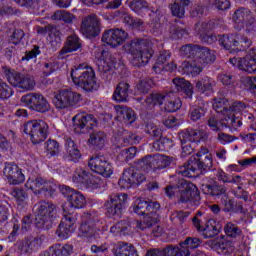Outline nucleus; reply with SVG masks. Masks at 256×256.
<instances>
[{
  "mask_svg": "<svg viewBox=\"0 0 256 256\" xmlns=\"http://www.w3.org/2000/svg\"><path fill=\"white\" fill-rule=\"evenodd\" d=\"M60 192L64 197H67L68 203L63 206L64 216L56 230V234L59 239H69L75 231V222L77 221L74 216L75 209H83L87 205V200L81 192L69 186H60Z\"/></svg>",
  "mask_w": 256,
  "mask_h": 256,
  "instance_id": "1",
  "label": "nucleus"
},
{
  "mask_svg": "<svg viewBox=\"0 0 256 256\" xmlns=\"http://www.w3.org/2000/svg\"><path fill=\"white\" fill-rule=\"evenodd\" d=\"M213 168V155L207 148H201L196 157H192L188 162L180 166L176 173L182 177H197L199 173H207Z\"/></svg>",
  "mask_w": 256,
  "mask_h": 256,
  "instance_id": "2",
  "label": "nucleus"
},
{
  "mask_svg": "<svg viewBox=\"0 0 256 256\" xmlns=\"http://www.w3.org/2000/svg\"><path fill=\"white\" fill-rule=\"evenodd\" d=\"M123 49L126 53L132 55V65L134 67H145L151 57H153V49H151V42L143 38H134L127 42Z\"/></svg>",
  "mask_w": 256,
  "mask_h": 256,
  "instance_id": "3",
  "label": "nucleus"
},
{
  "mask_svg": "<svg viewBox=\"0 0 256 256\" xmlns=\"http://www.w3.org/2000/svg\"><path fill=\"white\" fill-rule=\"evenodd\" d=\"M35 225L38 229L49 231L57 217V206L53 202H40L34 206Z\"/></svg>",
  "mask_w": 256,
  "mask_h": 256,
  "instance_id": "4",
  "label": "nucleus"
},
{
  "mask_svg": "<svg viewBox=\"0 0 256 256\" xmlns=\"http://www.w3.org/2000/svg\"><path fill=\"white\" fill-rule=\"evenodd\" d=\"M74 85L80 87L84 91H95L97 89V81L95 80V71L86 64H80L72 69L70 74Z\"/></svg>",
  "mask_w": 256,
  "mask_h": 256,
  "instance_id": "5",
  "label": "nucleus"
},
{
  "mask_svg": "<svg viewBox=\"0 0 256 256\" xmlns=\"http://www.w3.org/2000/svg\"><path fill=\"white\" fill-rule=\"evenodd\" d=\"M2 73L12 87H18L23 91H33L35 89V78L30 74L17 72L7 66L2 67Z\"/></svg>",
  "mask_w": 256,
  "mask_h": 256,
  "instance_id": "6",
  "label": "nucleus"
},
{
  "mask_svg": "<svg viewBox=\"0 0 256 256\" xmlns=\"http://www.w3.org/2000/svg\"><path fill=\"white\" fill-rule=\"evenodd\" d=\"M214 179L221 181L222 183H231L232 185H237L236 189L232 190V194L236 199H243V201H249V192L245 191L241 185H243V178L240 175H229L225 173L222 169H212Z\"/></svg>",
  "mask_w": 256,
  "mask_h": 256,
  "instance_id": "7",
  "label": "nucleus"
},
{
  "mask_svg": "<svg viewBox=\"0 0 256 256\" xmlns=\"http://www.w3.org/2000/svg\"><path fill=\"white\" fill-rule=\"evenodd\" d=\"M23 131L29 135L34 145L43 143L49 135V125L43 120H30L23 125Z\"/></svg>",
  "mask_w": 256,
  "mask_h": 256,
  "instance_id": "8",
  "label": "nucleus"
},
{
  "mask_svg": "<svg viewBox=\"0 0 256 256\" xmlns=\"http://www.w3.org/2000/svg\"><path fill=\"white\" fill-rule=\"evenodd\" d=\"M178 193L180 203H187L197 207L201 203L199 189L195 184L185 179L178 180Z\"/></svg>",
  "mask_w": 256,
  "mask_h": 256,
  "instance_id": "9",
  "label": "nucleus"
},
{
  "mask_svg": "<svg viewBox=\"0 0 256 256\" xmlns=\"http://www.w3.org/2000/svg\"><path fill=\"white\" fill-rule=\"evenodd\" d=\"M219 44L226 49V51H230L232 53L237 49V47H241L242 49H249L252 45L251 39L243 34H223L219 36Z\"/></svg>",
  "mask_w": 256,
  "mask_h": 256,
  "instance_id": "10",
  "label": "nucleus"
},
{
  "mask_svg": "<svg viewBox=\"0 0 256 256\" xmlns=\"http://www.w3.org/2000/svg\"><path fill=\"white\" fill-rule=\"evenodd\" d=\"M20 101L28 107V109H32V111H37L38 113H47V111L51 109L49 101H47V98L41 93H28L22 96Z\"/></svg>",
  "mask_w": 256,
  "mask_h": 256,
  "instance_id": "11",
  "label": "nucleus"
},
{
  "mask_svg": "<svg viewBox=\"0 0 256 256\" xmlns=\"http://www.w3.org/2000/svg\"><path fill=\"white\" fill-rule=\"evenodd\" d=\"M81 102V94L71 90L62 89L55 95L54 105L57 109H69Z\"/></svg>",
  "mask_w": 256,
  "mask_h": 256,
  "instance_id": "12",
  "label": "nucleus"
},
{
  "mask_svg": "<svg viewBox=\"0 0 256 256\" xmlns=\"http://www.w3.org/2000/svg\"><path fill=\"white\" fill-rule=\"evenodd\" d=\"M127 205V194H112L104 204L109 217H121L123 209Z\"/></svg>",
  "mask_w": 256,
  "mask_h": 256,
  "instance_id": "13",
  "label": "nucleus"
},
{
  "mask_svg": "<svg viewBox=\"0 0 256 256\" xmlns=\"http://www.w3.org/2000/svg\"><path fill=\"white\" fill-rule=\"evenodd\" d=\"M88 167L102 177L109 178L113 175V166L105 156H92L88 161Z\"/></svg>",
  "mask_w": 256,
  "mask_h": 256,
  "instance_id": "14",
  "label": "nucleus"
},
{
  "mask_svg": "<svg viewBox=\"0 0 256 256\" xmlns=\"http://www.w3.org/2000/svg\"><path fill=\"white\" fill-rule=\"evenodd\" d=\"M27 189H31L35 195L39 193H44L46 197H51L55 193V188L53 183L47 182V180L42 177L29 178L25 184Z\"/></svg>",
  "mask_w": 256,
  "mask_h": 256,
  "instance_id": "15",
  "label": "nucleus"
},
{
  "mask_svg": "<svg viewBox=\"0 0 256 256\" xmlns=\"http://www.w3.org/2000/svg\"><path fill=\"white\" fill-rule=\"evenodd\" d=\"M145 179H147L145 175L141 174L139 171L133 168H128L124 170L118 184L121 189H131V187L135 185H141Z\"/></svg>",
  "mask_w": 256,
  "mask_h": 256,
  "instance_id": "16",
  "label": "nucleus"
},
{
  "mask_svg": "<svg viewBox=\"0 0 256 256\" xmlns=\"http://www.w3.org/2000/svg\"><path fill=\"white\" fill-rule=\"evenodd\" d=\"M80 31L84 37L91 38L97 37L101 33V22L95 14L86 16L82 20Z\"/></svg>",
  "mask_w": 256,
  "mask_h": 256,
  "instance_id": "17",
  "label": "nucleus"
},
{
  "mask_svg": "<svg viewBox=\"0 0 256 256\" xmlns=\"http://www.w3.org/2000/svg\"><path fill=\"white\" fill-rule=\"evenodd\" d=\"M159 209H161L159 202H148L141 198H138L130 208L136 215H146V217L157 215Z\"/></svg>",
  "mask_w": 256,
  "mask_h": 256,
  "instance_id": "18",
  "label": "nucleus"
},
{
  "mask_svg": "<svg viewBox=\"0 0 256 256\" xmlns=\"http://www.w3.org/2000/svg\"><path fill=\"white\" fill-rule=\"evenodd\" d=\"M128 35L129 34H127L123 29H110L103 33L102 41L103 43H106V45H110V47H119V45H123V43H125Z\"/></svg>",
  "mask_w": 256,
  "mask_h": 256,
  "instance_id": "19",
  "label": "nucleus"
},
{
  "mask_svg": "<svg viewBox=\"0 0 256 256\" xmlns=\"http://www.w3.org/2000/svg\"><path fill=\"white\" fill-rule=\"evenodd\" d=\"M74 123V131L75 133H87L89 129H93L97 120L91 114H77L72 118Z\"/></svg>",
  "mask_w": 256,
  "mask_h": 256,
  "instance_id": "20",
  "label": "nucleus"
},
{
  "mask_svg": "<svg viewBox=\"0 0 256 256\" xmlns=\"http://www.w3.org/2000/svg\"><path fill=\"white\" fill-rule=\"evenodd\" d=\"M232 19L235 23L236 29H243L244 27H252L255 24V18L251 14V10L246 8H238Z\"/></svg>",
  "mask_w": 256,
  "mask_h": 256,
  "instance_id": "21",
  "label": "nucleus"
},
{
  "mask_svg": "<svg viewBox=\"0 0 256 256\" xmlns=\"http://www.w3.org/2000/svg\"><path fill=\"white\" fill-rule=\"evenodd\" d=\"M4 176L10 185H19L25 181V175L15 163L6 162L3 169Z\"/></svg>",
  "mask_w": 256,
  "mask_h": 256,
  "instance_id": "22",
  "label": "nucleus"
},
{
  "mask_svg": "<svg viewBox=\"0 0 256 256\" xmlns=\"http://www.w3.org/2000/svg\"><path fill=\"white\" fill-rule=\"evenodd\" d=\"M203 69H205V65L201 63V61H199L197 58H194V60L191 62L184 61L178 67L179 73L182 75H192V77L201 75Z\"/></svg>",
  "mask_w": 256,
  "mask_h": 256,
  "instance_id": "23",
  "label": "nucleus"
},
{
  "mask_svg": "<svg viewBox=\"0 0 256 256\" xmlns=\"http://www.w3.org/2000/svg\"><path fill=\"white\" fill-rule=\"evenodd\" d=\"M201 191L204 195H209L213 199H221L227 194L228 188L225 184L214 182L213 184H202Z\"/></svg>",
  "mask_w": 256,
  "mask_h": 256,
  "instance_id": "24",
  "label": "nucleus"
},
{
  "mask_svg": "<svg viewBox=\"0 0 256 256\" xmlns=\"http://www.w3.org/2000/svg\"><path fill=\"white\" fill-rule=\"evenodd\" d=\"M101 235H103V232L91 221L82 223L79 228V237L99 239Z\"/></svg>",
  "mask_w": 256,
  "mask_h": 256,
  "instance_id": "25",
  "label": "nucleus"
},
{
  "mask_svg": "<svg viewBox=\"0 0 256 256\" xmlns=\"http://www.w3.org/2000/svg\"><path fill=\"white\" fill-rule=\"evenodd\" d=\"M133 93V90H131V85L127 82H120L113 94L114 101H118V103H126V101H129V97Z\"/></svg>",
  "mask_w": 256,
  "mask_h": 256,
  "instance_id": "26",
  "label": "nucleus"
},
{
  "mask_svg": "<svg viewBox=\"0 0 256 256\" xmlns=\"http://www.w3.org/2000/svg\"><path fill=\"white\" fill-rule=\"evenodd\" d=\"M114 109L120 121H124L126 125H133V123H135L137 117L135 116V111H133V109L121 105L115 106Z\"/></svg>",
  "mask_w": 256,
  "mask_h": 256,
  "instance_id": "27",
  "label": "nucleus"
},
{
  "mask_svg": "<svg viewBox=\"0 0 256 256\" xmlns=\"http://www.w3.org/2000/svg\"><path fill=\"white\" fill-rule=\"evenodd\" d=\"M219 25L217 23V20H210L207 22L197 23L196 24V31L198 35H200V38L205 43L209 42V39L211 38L208 33L209 31H212V29H215Z\"/></svg>",
  "mask_w": 256,
  "mask_h": 256,
  "instance_id": "28",
  "label": "nucleus"
},
{
  "mask_svg": "<svg viewBox=\"0 0 256 256\" xmlns=\"http://www.w3.org/2000/svg\"><path fill=\"white\" fill-rule=\"evenodd\" d=\"M223 225L221 222L210 219L206 222L205 227L202 229V234L205 239H211L221 232Z\"/></svg>",
  "mask_w": 256,
  "mask_h": 256,
  "instance_id": "29",
  "label": "nucleus"
},
{
  "mask_svg": "<svg viewBox=\"0 0 256 256\" xmlns=\"http://www.w3.org/2000/svg\"><path fill=\"white\" fill-rule=\"evenodd\" d=\"M172 82L177 91L186 95V99L193 98V85L191 82L185 80V78H174Z\"/></svg>",
  "mask_w": 256,
  "mask_h": 256,
  "instance_id": "30",
  "label": "nucleus"
},
{
  "mask_svg": "<svg viewBox=\"0 0 256 256\" xmlns=\"http://www.w3.org/2000/svg\"><path fill=\"white\" fill-rule=\"evenodd\" d=\"M191 0H175L169 5L173 17L183 19L185 17V8L189 7Z\"/></svg>",
  "mask_w": 256,
  "mask_h": 256,
  "instance_id": "31",
  "label": "nucleus"
},
{
  "mask_svg": "<svg viewBox=\"0 0 256 256\" xmlns=\"http://www.w3.org/2000/svg\"><path fill=\"white\" fill-rule=\"evenodd\" d=\"M214 87L215 80L208 76H205L196 82V89L198 90V93H202V95H211L214 91Z\"/></svg>",
  "mask_w": 256,
  "mask_h": 256,
  "instance_id": "32",
  "label": "nucleus"
},
{
  "mask_svg": "<svg viewBox=\"0 0 256 256\" xmlns=\"http://www.w3.org/2000/svg\"><path fill=\"white\" fill-rule=\"evenodd\" d=\"M81 49V40L77 35L72 34L67 37L65 46L60 50V55H67V53H73Z\"/></svg>",
  "mask_w": 256,
  "mask_h": 256,
  "instance_id": "33",
  "label": "nucleus"
},
{
  "mask_svg": "<svg viewBox=\"0 0 256 256\" xmlns=\"http://www.w3.org/2000/svg\"><path fill=\"white\" fill-rule=\"evenodd\" d=\"M196 59L200 61V63L204 64L205 67H207V65L215 63V51L207 47L200 46V50L198 51V56Z\"/></svg>",
  "mask_w": 256,
  "mask_h": 256,
  "instance_id": "34",
  "label": "nucleus"
},
{
  "mask_svg": "<svg viewBox=\"0 0 256 256\" xmlns=\"http://www.w3.org/2000/svg\"><path fill=\"white\" fill-rule=\"evenodd\" d=\"M88 143L92 147H96V149H103L105 143H107V134L103 131H94L90 134Z\"/></svg>",
  "mask_w": 256,
  "mask_h": 256,
  "instance_id": "35",
  "label": "nucleus"
},
{
  "mask_svg": "<svg viewBox=\"0 0 256 256\" xmlns=\"http://www.w3.org/2000/svg\"><path fill=\"white\" fill-rule=\"evenodd\" d=\"M110 233H113L116 237L123 235H129L131 233V222L128 220H121L110 228Z\"/></svg>",
  "mask_w": 256,
  "mask_h": 256,
  "instance_id": "36",
  "label": "nucleus"
},
{
  "mask_svg": "<svg viewBox=\"0 0 256 256\" xmlns=\"http://www.w3.org/2000/svg\"><path fill=\"white\" fill-rule=\"evenodd\" d=\"M175 157L163 154L154 155V171L157 169H165L170 165H175Z\"/></svg>",
  "mask_w": 256,
  "mask_h": 256,
  "instance_id": "37",
  "label": "nucleus"
},
{
  "mask_svg": "<svg viewBox=\"0 0 256 256\" xmlns=\"http://www.w3.org/2000/svg\"><path fill=\"white\" fill-rule=\"evenodd\" d=\"M179 139H186L190 143H195L203 139V130L188 128L179 133Z\"/></svg>",
  "mask_w": 256,
  "mask_h": 256,
  "instance_id": "38",
  "label": "nucleus"
},
{
  "mask_svg": "<svg viewBox=\"0 0 256 256\" xmlns=\"http://www.w3.org/2000/svg\"><path fill=\"white\" fill-rule=\"evenodd\" d=\"M165 97H166L165 94H161L157 92L151 93L150 95H148L143 104L144 107H146V111H149L153 109V107L164 103Z\"/></svg>",
  "mask_w": 256,
  "mask_h": 256,
  "instance_id": "39",
  "label": "nucleus"
},
{
  "mask_svg": "<svg viewBox=\"0 0 256 256\" xmlns=\"http://www.w3.org/2000/svg\"><path fill=\"white\" fill-rule=\"evenodd\" d=\"M65 147L71 161L77 163V161L81 159V151H79V148L77 147V144H75V141H73V139L71 138H66Z\"/></svg>",
  "mask_w": 256,
  "mask_h": 256,
  "instance_id": "40",
  "label": "nucleus"
},
{
  "mask_svg": "<svg viewBox=\"0 0 256 256\" xmlns=\"http://www.w3.org/2000/svg\"><path fill=\"white\" fill-rule=\"evenodd\" d=\"M224 233L230 239H241L243 237V230L233 222H227L225 224Z\"/></svg>",
  "mask_w": 256,
  "mask_h": 256,
  "instance_id": "41",
  "label": "nucleus"
},
{
  "mask_svg": "<svg viewBox=\"0 0 256 256\" xmlns=\"http://www.w3.org/2000/svg\"><path fill=\"white\" fill-rule=\"evenodd\" d=\"M165 256H189L191 255V251L189 249L184 248L183 246H173L169 245L164 248Z\"/></svg>",
  "mask_w": 256,
  "mask_h": 256,
  "instance_id": "42",
  "label": "nucleus"
},
{
  "mask_svg": "<svg viewBox=\"0 0 256 256\" xmlns=\"http://www.w3.org/2000/svg\"><path fill=\"white\" fill-rule=\"evenodd\" d=\"M223 121L225 128L230 127V129H233L234 131H237V129L243 125L241 117L231 113L226 115Z\"/></svg>",
  "mask_w": 256,
  "mask_h": 256,
  "instance_id": "43",
  "label": "nucleus"
},
{
  "mask_svg": "<svg viewBox=\"0 0 256 256\" xmlns=\"http://www.w3.org/2000/svg\"><path fill=\"white\" fill-rule=\"evenodd\" d=\"M157 221H159V215L157 214L146 216L143 221H136V229L145 231V229H150L153 225H157Z\"/></svg>",
  "mask_w": 256,
  "mask_h": 256,
  "instance_id": "44",
  "label": "nucleus"
},
{
  "mask_svg": "<svg viewBox=\"0 0 256 256\" xmlns=\"http://www.w3.org/2000/svg\"><path fill=\"white\" fill-rule=\"evenodd\" d=\"M201 46L197 44H186L180 48V53L183 57L196 58L199 55Z\"/></svg>",
  "mask_w": 256,
  "mask_h": 256,
  "instance_id": "45",
  "label": "nucleus"
},
{
  "mask_svg": "<svg viewBox=\"0 0 256 256\" xmlns=\"http://www.w3.org/2000/svg\"><path fill=\"white\" fill-rule=\"evenodd\" d=\"M116 63H117L116 59L98 58L96 65H97L98 71H100V73H108V71H111V69H113V67H115Z\"/></svg>",
  "mask_w": 256,
  "mask_h": 256,
  "instance_id": "46",
  "label": "nucleus"
},
{
  "mask_svg": "<svg viewBox=\"0 0 256 256\" xmlns=\"http://www.w3.org/2000/svg\"><path fill=\"white\" fill-rule=\"evenodd\" d=\"M239 69L246 73H256V61L249 58L246 54L245 57L240 58Z\"/></svg>",
  "mask_w": 256,
  "mask_h": 256,
  "instance_id": "47",
  "label": "nucleus"
},
{
  "mask_svg": "<svg viewBox=\"0 0 256 256\" xmlns=\"http://www.w3.org/2000/svg\"><path fill=\"white\" fill-rule=\"evenodd\" d=\"M228 102L225 98H215L213 102V109L216 113H224V115L229 114Z\"/></svg>",
  "mask_w": 256,
  "mask_h": 256,
  "instance_id": "48",
  "label": "nucleus"
},
{
  "mask_svg": "<svg viewBox=\"0 0 256 256\" xmlns=\"http://www.w3.org/2000/svg\"><path fill=\"white\" fill-rule=\"evenodd\" d=\"M206 113H207V109H205V107L195 106L189 110L188 117L191 121H194V122L201 121V118L205 117Z\"/></svg>",
  "mask_w": 256,
  "mask_h": 256,
  "instance_id": "49",
  "label": "nucleus"
},
{
  "mask_svg": "<svg viewBox=\"0 0 256 256\" xmlns=\"http://www.w3.org/2000/svg\"><path fill=\"white\" fill-rule=\"evenodd\" d=\"M54 21H64V23H73V19H75V15L69 13L65 10H58L52 16Z\"/></svg>",
  "mask_w": 256,
  "mask_h": 256,
  "instance_id": "50",
  "label": "nucleus"
},
{
  "mask_svg": "<svg viewBox=\"0 0 256 256\" xmlns=\"http://www.w3.org/2000/svg\"><path fill=\"white\" fill-rule=\"evenodd\" d=\"M91 173L83 168H78L72 177L73 183H87Z\"/></svg>",
  "mask_w": 256,
  "mask_h": 256,
  "instance_id": "51",
  "label": "nucleus"
},
{
  "mask_svg": "<svg viewBox=\"0 0 256 256\" xmlns=\"http://www.w3.org/2000/svg\"><path fill=\"white\" fill-rule=\"evenodd\" d=\"M126 4L135 13H139L141 9H149V3H147V1L145 0H127Z\"/></svg>",
  "mask_w": 256,
  "mask_h": 256,
  "instance_id": "52",
  "label": "nucleus"
},
{
  "mask_svg": "<svg viewBox=\"0 0 256 256\" xmlns=\"http://www.w3.org/2000/svg\"><path fill=\"white\" fill-rule=\"evenodd\" d=\"M139 167L144 171H149V169L155 170V155H147L138 161Z\"/></svg>",
  "mask_w": 256,
  "mask_h": 256,
  "instance_id": "53",
  "label": "nucleus"
},
{
  "mask_svg": "<svg viewBox=\"0 0 256 256\" xmlns=\"http://www.w3.org/2000/svg\"><path fill=\"white\" fill-rule=\"evenodd\" d=\"M171 143V139L162 137L152 143V149L154 151H165V149L171 147Z\"/></svg>",
  "mask_w": 256,
  "mask_h": 256,
  "instance_id": "54",
  "label": "nucleus"
},
{
  "mask_svg": "<svg viewBox=\"0 0 256 256\" xmlns=\"http://www.w3.org/2000/svg\"><path fill=\"white\" fill-rule=\"evenodd\" d=\"M220 203L222 205V210L224 211V213H233V210L235 209V201L229 198V194L221 197Z\"/></svg>",
  "mask_w": 256,
  "mask_h": 256,
  "instance_id": "55",
  "label": "nucleus"
},
{
  "mask_svg": "<svg viewBox=\"0 0 256 256\" xmlns=\"http://www.w3.org/2000/svg\"><path fill=\"white\" fill-rule=\"evenodd\" d=\"M247 109V104L241 101L232 103L228 108V115H241Z\"/></svg>",
  "mask_w": 256,
  "mask_h": 256,
  "instance_id": "56",
  "label": "nucleus"
},
{
  "mask_svg": "<svg viewBox=\"0 0 256 256\" xmlns=\"http://www.w3.org/2000/svg\"><path fill=\"white\" fill-rule=\"evenodd\" d=\"M152 87H155V80L153 78H145L137 84V89L144 94L149 93Z\"/></svg>",
  "mask_w": 256,
  "mask_h": 256,
  "instance_id": "57",
  "label": "nucleus"
},
{
  "mask_svg": "<svg viewBox=\"0 0 256 256\" xmlns=\"http://www.w3.org/2000/svg\"><path fill=\"white\" fill-rule=\"evenodd\" d=\"M208 127H210V129L212 131H221L222 129H225V121H220L219 118L215 117V116H211L208 119L207 122Z\"/></svg>",
  "mask_w": 256,
  "mask_h": 256,
  "instance_id": "58",
  "label": "nucleus"
},
{
  "mask_svg": "<svg viewBox=\"0 0 256 256\" xmlns=\"http://www.w3.org/2000/svg\"><path fill=\"white\" fill-rule=\"evenodd\" d=\"M26 239L28 240L30 248L32 249V252H33V251H37V249H39V247L43 245V241H45V235H38L36 237L28 236L26 237Z\"/></svg>",
  "mask_w": 256,
  "mask_h": 256,
  "instance_id": "59",
  "label": "nucleus"
},
{
  "mask_svg": "<svg viewBox=\"0 0 256 256\" xmlns=\"http://www.w3.org/2000/svg\"><path fill=\"white\" fill-rule=\"evenodd\" d=\"M45 149L50 157H55V155H59V142L56 140H48L45 143Z\"/></svg>",
  "mask_w": 256,
  "mask_h": 256,
  "instance_id": "60",
  "label": "nucleus"
},
{
  "mask_svg": "<svg viewBox=\"0 0 256 256\" xmlns=\"http://www.w3.org/2000/svg\"><path fill=\"white\" fill-rule=\"evenodd\" d=\"M171 59V52L165 50L162 51L157 59L156 64L154 65L153 69L155 71H157V69H159L162 65H165V63H167V61H169Z\"/></svg>",
  "mask_w": 256,
  "mask_h": 256,
  "instance_id": "61",
  "label": "nucleus"
},
{
  "mask_svg": "<svg viewBox=\"0 0 256 256\" xmlns=\"http://www.w3.org/2000/svg\"><path fill=\"white\" fill-rule=\"evenodd\" d=\"M181 109V99L175 98L174 100H169L165 103V110L168 113H175V111H179Z\"/></svg>",
  "mask_w": 256,
  "mask_h": 256,
  "instance_id": "62",
  "label": "nucleus"
},
{
  "mask_svg": "<svg viewBox=\"0 0 256 256\" xmlns=\"http://www.w3.org/2000/svg\"><path fill=\"white\" fill-rule=\"evenodd\" d=\"M201 245V240L199 238H187L184 242L180 243V247L184 249H197Z\"/></svg>",
  "mask_w": 256,
  "mask_h": 256,
  "instance_id": "63",
  "label": "nucleus"
},
{
  "mask_svg": "<svg viewBox=\"0 0 256 256\" xmlns=\"http://www.w3.org/2000/svg\"><path fill=\"white\" fill-rule=\"evenodd\" d=\"M61 244H56L49 248L48 251H44L40 256H62Z\"/></svg>",
  "mask_w": 256,
  "mask_h": 256,
  "instance_id": "64",
  "label": "nucleus"
}]
</instances>
